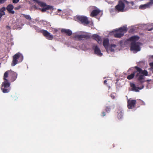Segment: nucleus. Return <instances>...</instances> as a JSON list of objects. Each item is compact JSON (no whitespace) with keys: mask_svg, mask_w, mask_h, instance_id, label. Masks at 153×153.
I'll return each instance as SVG.
<instances>
[{"mask_svg":"<svg viewBox=\"0 0 153 153\" xmlns=\"http://www.w3.org/2000/svg\"><path fill=\"white\" fill-rule=\"evenodd\" d=\"M20 8V7H16L15 8V10H18L19 9V8Z\"/></svg>","mask_w":153,"mask_h":153,"instance_id":"36","label":"nucleus"},{"mask_svg":"<svg viewBox=\"0 0 153 153\" xmlns=\"http://www.w3.org/2000/svg\"><path fill=\"white\" fill-rule=\"evenodd\" d=\"M106 115V114H105V113L104 112V111H103L102 113V117H104V116H105Z\"/></svg>","mask_w":153,"mask_h":153,"instance_id":"31","label":"nucleus"},{"mask_svg":"<svg viewBox=\"0 0 153 153\" xmlns=\"http://www.w3.org/2000/svg\"><path fill=\"white\" fill-rule=\"evenodd\" d=\"M33 1L38 3L41 7H44L42 9L40 8V10L43 12H44L48 10H53V7L52 6L47 5L45 3L39 1L38 0H33Z\"/></svg>","mask_w":153,"mask_h":153,"instance_id":"7","label":"nucleus"},{"mask_svg":"<svg viewBox=\"0 0 153 153\" xmlns=\"http://www.w3.org/2000/svg\"><path fill=\"white\" fill-rule=\"evenodd\" d=\"M19 1V0H13V2L15 4L17 3Z\"/></svg>","mask_w":153,"mask_h":153,"instance_id":"29","label":"nucleus"},{"mask_svg":"<svg viewBox=\"0 0 153 153\" xmlns=\"http://www.w3.org/2000/svg\"><path fill=\"white\" fill-rule=\"evenodd\" d=\"M13 8L14 7L13 5L9 4L7 6L6 9L9 13L14 14L15 13V12L14 11L12 10Z\"/></svg>","mask_w":153,"mask_h":153,"instance_id":"19","label":"nucleus"},{"mask_svg":"<svg viewBox=\"0 0 153 153\" xmlns=\"http://www.w3.org/2000/svg\"><path fill=\"white\" fill-rule=\"evenodd\" d=\"M153 29V27H152L150 29L148 28L147 30L148 31H150Z\"/></svg>","mask_w":153,"mask_h":153,"instance_id":"35","label":"nucleus"},{"mask_svg":"<svg viewBox=\"0 0 153 153\" xmlns=\"http://www.w3.org/2000/svg\"><path fill=\"white\" fill-rule=\"evenodd\" d=\"M107 82V81L106 80H105L104 82V84H106V82Z\"/></svg>","mask_w":153,"mask_h":153,"instance_id":"38","label":"nucleus"},{"mask_svg":"<svg viewBox=\"0 0 153 153\" xmlns=\"http://www.w3.org/2000/svg\"><path fill=\"white\" fill-rule=\"evenodd\" d=\"M5 7H3L0 9V12L2 13H4L5 14L4 11L5 10Z\"/></svg>","mask_w":153,"mask_h":153,"instance_id":"27","label":"nucleus"},{"mask_svg":"<svg viewBox=\"0 0 153 153\" xmlns=\"http://www.w3.org/2000/svg\"><path fill=\"white\" fill-rule=\"evenodd\" d=\"M6 28H7V29H10V27L9 26H6Z\"/></svg>","mask_w":153,"mask_h":153,"instance_id":"37","label":"nucleus"},{"mask_svg":"<svg viewBox=\"0 0 153 153\" xmlns=\"http://www.w3.org/2000/svg\"><path fill=\"white\" fill-rule=\"evenodd\" d=\"M137 72V71L136 70V71H133L132 73H131V74L127 76V79L129 80H131L133 79L135 76V74Z\"/></svg>","mask_w":153,"mask_h":153,"instance_id":"23","label":"nucleus"},{"mask_svg":"<svg viewBox=\"0 0 153 153\" xmlns=\"http://www.w3.org/2000/svg\"><path fill=\"white\" fill-rule=\"evenodd\" d=\"M17 76V74L16 73L10 70L4 73L3 79L4 80H6L7 82L10 81L13 82L16 79Z\"/></svg>","mask_w":153,"mask_h":153,"instance_id":"1","label":"nucleus"},{"mask_svg":"<svg viewBox=\"0 0 153 153\" xmlns=\"http://www.w3.org/2000/svg\"><path fill=\"white\" fill-rule=\"evenodd\" d=\"M134 68L136 69L138 72L136 75V77L138 76L140 74H142L145 76H148V72L146 70H143L137 66H135Z\"/></svg>","mask_w":153,"mask_h":153,"instance_id":"10","label":"nucleus"},{"mask_svg":"<svg viewBox=\"0 0 153 153\" xmlns=\"http://www.w3.org/2000/svg\"><path fill=\"white\" fill-rule=\"evenodd\" d=\"M136 103V100H132L130 98L127 101V107L128 109H131L134 108Z\"/></svg>","mask_w":153,"mask_h":153,"instance_id":"12","label":"nucleus"},{"mask_svg":"<svg viewBox=\"0 0 153 153\" xmlns=\"http://www.w3.org/2000/svg\"><path fill=\"white\" fill-rule=\"evenodd\" d=\"M100 12V10L99 9H97L93 10L90 14L91 16L94 17L97 16Z\"/></svg>","mask_w":153,"mask_h":153,"instance_id":"16","label":"nucleus"},{"mask_svg":"<svg viewBox=\"0 0 153 153\" xmlns=\"http://www.w3.org/2000/svg\"><path fill=\"white\" fill-rule=\"evenodd\" d=\"M103 45L105 48L106 50H108L109 45V41L108 39H104L103 42Z\"/></svg>","mask_w":153,"mask_h":153,"instance_id":"20","label":"nucleus"},{"mask_svg":"<svg viewBox=\"0 0 153 153\" xmlns=\"http://www.w3.org/2000/svg\"><path fill=\"white\" fill-rule=\"evenodd\" d=\"M94 47L93 49L94 53L100 56H102V53L101 52V51L98 48V46H94Z\"/></svg>","mask_w":153,"mask_h":153,"instance_id":"14","label":"nucleus"},{"mask_svg":"<svg viewBox=\"0 0 153 153\" xmlns=\"http://www.w3.org/2000/svg\"><path fill=\"white\" fill-rule=\"evenodd\" d=\"M152 58H153V56H152Z\"/></svg>","mask_w":153,"mask_h":153,"instance_id":"41","label":"nucleus"},{"mask_svg":"<svg viewBox=\"0 0 153 153\" xmlns=\"http://www.w3.org/2000/svg\"><path fill=\"white\" fill-rule=\"evenodd\" d=\"M143 76L141 75L139 76L138 78V80L141 83H142L145 82Z\"/></svg>","mask_w":153,"mask_h":153,"instance_id":"24","label":"nucleus"},{"mask_svg":"<svg viewBox=\"0 0 153 153\" xmlns=\"http://www.w3.org/2000/svg\"><path fill=\"white\" fill-rule=\"evenodd\" d=\"M21 15H22L26 19L29 20H31V18L29 15H25L24 14H22Z\"/></svg>","mask_w":153,"mask_h":153,"instance_id":"26","label":"nucleus"},{"mask_svg":"<svg viewBox=\"0 0 153 153\" xmlns=\"http://www.w3.org/2000/svg\"><path fill=\"white\" fill-rule=\"evenodd\" d=\"M152 4H153V2L150 1L146 4L140 5L139 8L140 9H145L146 8L149 7Z\"/></svg>","mask_w":153,"mask_h":153,"instance_id":"18","label":"nucleus"},{"mask_svg":"<svg viewBox=\"0 0 153 153\" xmlns=\"http://www.w3.org/2000/svg\"><path fill=\"white\" fill-rule=\"evenodd\" d=\"M3 15H4V13H2L0 12V18H1L2 16Z\"/></svg>","mask_w":153,"mask_h":153,"instance_id":"34","label":"nucleus"},{"mask_svg":"<svg viewBox=\"0 0 153 153\" xmlns=\"http://www.w3.org/2000/svg\"><path fill=\"white\" fill-rule=\"evenodd\" d=\"M10 84L9 82L6 80L4 81L1 86V89L3 93H7L10 91Z\"/></svg>","mask_w":153,"mask_h":153,"instance_id":"8","label":"nucleus"},{"mask_svg":"<svg viewBox=\"0 0 153 153\" xmlns=\"http://www.w3.org/2000/svg\"><path fill=\"white\" fill-rule=\"evenodd\" d=\"M116 47V45L115 44H111L109 47V50L111 52H114V49L113 48H115Z\"/></svg>","mask_w":153,"mask_h":153,"instance_id":"25","label":"nucleus"},{"mask_svg":"<svg viewBox=\"0 0 153 153\" xmlns=\"http://www.w3.org/2000/svg\"><path fill=\"white\" fill-rule=\"evenodd\" d=\"M72 38L74 40L81 41L89 39L91 38V36L87 33L81 34H75L72 36Z\"/></svg>","mask_w":153,"mask_h":153,"instance_id":"3","label":"nucleus"},{"mask_svg":"<svg viewBox=\"0 0 153 153\" xmlns=\"http://www.w3.org/2000/svg\"><path fill=\"white\" fill-rule=\"evenodd\" d=\"M152 73H153V71H152Z\"/></svg>","mask_w":153,"mask_h":153,"instance_id":"42","label":"nucleus"},{"mask_svg":"<svg viewBox=\"0 0 153 153\" xmlns=\"http://www.w3.org/2000/svg\"><path fill=\"white\" fill-rule=\"evenodd\" d=\"M118 113L117 117L119 119H121L123 117V111L121 109H119L117 112Z\"/></svg>","mask_w":153,"mask_h":153,"instance_id":"21","label":"nucleus"},{"mask_svg":"<svg viewBox=\"0 0 153 153\" xmlns=\"http://www.w3.org/2000/svg\"><path fill=\"white\" fill-rule=\"evenodd\" d=\"M92 38L97 41L98 43L101 44L102 43V39L98 35L96 34H93L92 36Z\"/></svg>","mask_w":153,"mask_h":153,"instance_id":"15","label":"nucleus"},{"mask_svg":"<svg viewBox=\"0 0 153 153\" xmlns=\"http://www.w3.org/2000/svg\"><path fill=\"white\" fill-rule=\"evenodd\" d=\"M34 28L36 31L38 32L42 33L43 35L47 37V38L49 40H52L53 38V35L51 34L50 33L45 30H42L41 28L37 26H35Z\"/></svg>","mask_w":153,"mask_h":153,"instance_id":"4","label":"nucleus"},{"mask_svg":"<svg viewBox=\"0 0 153 153\" xmlns=\"http://www.w3.org/2000/svg\"><path fill=\"white\" fill-rule=\"evenodd\" d=\"M61 32L68 36H70L72 33V31L69 29H62L61 30Z\"/></svg>","mask_w":153,"mask_h":153,"instance_id":"17","label":"nucleus"},{"mask_svg":"<svg viewBox=\"0 0 153 153\" xmlns=\"http://www.w3.org/2000/svg\"><path fill=\"white\" fill-rule=\"evenodd\" d=\"M150 65L151 66V68L153 70V62L150 63Z\"/></svg>","mask_w":153,"mask_h":153,"instance_id":"32","label":"nucleus"},{"mask_svg":"<svg viewBox=\"0 0 153 153\" xmlns=\"http://www.w3.org/2000/svg\"><path fill=\"white\" fill-rule=\"evenodd\" d=\"M139 38V37L137 36H133L129 38V40L132 42H136V41H138Z\"/></svg>","mask_w":153,"mask_h":153,"instance_id":"22","label":"nucleus"},{"mask_svg":"<svg viewBox=\"0 0 153 153\" xmlns=\"http://www.w3.org/2000/svg\"><path fill=\"white\" fill-rule=\"evenodd\" d=\"M131 86L132 88V90L133 91H134L135 92H138L139 91L138 90H141L144 87L143 85H142L141 87H137L133 83H131Z\"/></svg>","mask_w":153,"mask_h":153,"instance_id":"13","label":"nucleus"},{"mask_svg":"<svg viewBox=\"0 0 153 153\" xmlns=\"http://www.w3.org/2000/svg\"><path fill=\"white\" fill-rule=\"evenodd\" d=\"M23 59V55L18 52L15 54L13 57V60L11 64L12 66H15L18 63L22 62Z\"/></svg>","mask_w":153,"mask_h":153,"instance_id":"2","label":"nucleus"},{"mask_svg":"<svg viewBox=\"0 0 153 153\" xmlns=\"http://www.w3.org/2000/svg\"><path fill=\"white\" fill-rule=\"evenodd\" d=\"M129 2V4H131L132 6H133L134 5V3L133 1H131V2Z\"/></svg>","mask_w":153,"mask_h":153,"instance_id":"33","label":"nucleus"},{"mask_svg":"<svg viewBox=\"0 0 153 153\" xmlns=\"http://www.w3.org/2000/svg\"><path fill=\"white\" fill-rule=\"evenodd\" d=\"M141 45V43L139 42H131L130 45V49L131 51H140V46Z\"/></svg>","mask_w":153,"mask_h":153,"instance_id":"9","label":"nucleus"},{"mask_svg":"<svg viewBox=\"0 0 153 153\" xmlns=\"http://www.w3.org/2000/svg\"><path fill=\"white\" fill-rule=\"evenodd\" d=\"M125 3L128 4V1L126 0H120L118 1V4L117 5L115 8L116 10L119 12H123L125 7Z\"/></svg>","mask_w":153,"mask_h":153,"instance_id":"6","label":"nucleus"},{"mask_svg":"<svg viewBox=\"0 0 153 153\" xmlns=\"http://www.w3.org/2000/svg\"><path fill=\"white\" fill-rule=\"evenodd\" d=\"M127 28L126 27H120L116 31V33L114 34V36L115 38H120L124 35V32H126Z\"/></svg>","mask_w":153,"mask_h":153,"instance_id":"5","label":"nucleus"},{"mask_svg":"<svg viewBox=\"0 0 153 153\" xmlns=\"http://www.w3.org/2000/svg\"><path fill=\"white\" fill-rule=\"evenodd\" d=\"M7 0H0V4L4 3Z\"/></svg>","mask_w":153,"mask_h":153,"instance_id":"30","label":"nucleus"},{"mask_svg":"<svg viewBox=\"0 0 153 153\" xmlns=\"http://www.w3.org/2000/svg\"><path fill=\"white\" fill-rule=\"evenodd\" d=\"M34 8H35L36 9H37V7H36V6L35 5H34Z\"/></svg>","mask_w":153,"mask_h":153,"instance_id":"39","label":"nucleus"},{"mask_svg":"<svg viewBox=\"0 0 153 153\" xmlns=\"http://www.w3.org/2000/svg\"><path fill=\"white\" fill-rule=\"evenodd\" d=\"M77 19L84 25H88L89 23L87 17L83 16H78L76 17Z\"/></svg>","mask_w":153,"mask_h":153,"instance_id":"11","label":"nucleus"},{"mask_svg":"<svg viewBox=\"0 0 153 153\" xmlns=\"http://www.w3.org/2000/svg\"><path fill=\"white\" fill-rule=\"evenodd\" d=\"M110 107L107 106L106 107L105 110L107 113H108L110 111Z\"/></svg>","mask_w":153,"mask_h":153,"instance_id":"28","label":"nucleus"},{"mask_svg":"<svg viewBox=\"0 0 153 153\" xmlns=\"http://www.w3.org/2000/svg\"><path fill=\"white\" fill-rule=\"evenodd\" d=\"M131 70V68L129 69V70H128V71H129Z\"/></svg>","mask_w":153,"mask_h":153,"instance_id":"40","label":"nucleus"}]
</instances>
